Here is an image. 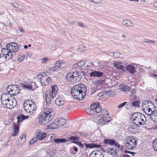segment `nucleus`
Here are the masks:
<instances>
[{
	"mask_svg": "<svg viewBox=\"0 0 157 157\" xmlns=\"http://www.w3.org/2000/svg\"><path fill=\"white\" fill-rule=\"evenodd\" d=\"M86 91V88L84 84H79L73 86L70 91L74 98L82 100L85 96Z\"/></svg>",
	"mask_w": 157,
	"mask_h": 157,
	"instance_id": "f257e3e1",
	"label": "nucleus"
},
{
	"mask_svg": "<svg viewBox=\"0 0 157 157\" xmlns=\"http://www.w3.org/2000/svg\"><path fill=\"white\" fill-rule=\"evenodd\" d=\"M66 78L69 83H72L80 81L81 75L79 72L77 71L72 72L68 73L66 75Z\"/></svg>",
	"mask_w": 157,
	"mask_h": 157,
	"instance_id": "f03ea898",
	"label": "nucleus"
},
{
	"mask_svg": "<svg viewBox=\"0 0 157 157\" xmlns=\"http://www.w3.org/2000/svg\"><path fill=\"white\" fill-rule=\"evenodd\" d=\"M20 86L24 89L32 91L34 90L36 87H38L36 83L29 80H27L23 82L21 84Z\"/></svg>",
	"mask_w": 157,
	"mask_h": 157,
	"instance_id": "7ed1b4c3",
	"label": "nucleus"
},
{
	"mask_svg": "<svg viewBox=\"0 0 157 157\" xmlns=\"http://www.w3.org/2000/svg\"><path fill=\"white\" fill-rule=\"evenodd\" d=\"M6 47L9 50H11L12 52H17L19 49L22 50L23 49V45H20L15 42H13L8 44L6 45Z\"/></svg>",
	"mask_w": 157,
	"mask_h": 157,
	"instance_id": "20e7f679",
	"label": "nucleus"
},
{
	"mask_svg": "<svg viewBox=\"0 0 157 157\" xmlns=\"http://www.w3.org/2000/svg\"><path fill=\"white\" fill-rule=\"evenodd\" d=\"M137 141L134 137H129L127 143L126 144V147L129 149H132L136 146Z\"/></svg>",
	"mask_w": 157,
	"mask_h": 157,
	"instance_id": "39448f33",
	"label": "nucleus"
},
{
	"mask_svg": "<svg viewBox=\"0 0 157 157\" xmlns=\"http://www.w3.org/2000/svg\"><path fill=\"white\" fill-rule=\"evenodd\" d=\"M102 117L98 121V123L99 126H102L105 124V122H108L111 121L109 114L101 115Z\"/></svg>",
	"mask_w": 157,
	"mask_h": 157,
	"instance_id": "423d86ee",
	"label": "nucleus"
},
{
	"mask_svg": "<svg viewBox=\"0 0 157 157\" xmlns=\"http://www.w3.org/2000/svg\"><path fill=\"white\" fill-rule=\"evenodd\" d=\"M34 101L32 100H27L24 101L23 107L26 112L29 113L32 109L31 105Z\"/></svg>",
	"mask_w": 157,
	"mask_h": 157,
	"instance_id": "0eeeda50",
	"label": "nucleus"
},
{
	"mask_svg": "<svg viewBox=\"0 0 157 157\" xmlns=\"http://www.w3.org/2000/svg\"><path fill=\"white\" fill-rule=\"evenodd\" d=\"M51 120L50 118H48L43 114L39 116L38 117L39 123L42 124H46Z\"/></svg>",
	"mask_w": 157,
	"mask_h": 157,
	"instance_id": "6e6552de",
	"label": "nucleus"
},
{
	"mask_svg": "<svg viewBox=\"0 0 157 157\" xmlns=\"http://www.w3.org/2000/svg\"><path fill=\"white\" fill-rule=\"evenodd\" d=\"M36 136L37 138L38 137L39 140L44 139L47 136V134L45 133L41 132L40 130H37L36 132Z\"/></svg>",
	"mask_w": 157,
	"mask_h": 157,
	"instance_id": "1a4fd4ad",
	"label": "nucleus"
},
{
	"mask_svg": "<svg viewBox=\"0 0 157 157\" xmlns=\"http://www.w3.org/2000/svg\"><path fill=\"white\" fill-rule=\"evenodd\" d=\"M145 117L141 113H138V123L139 125H144L146 124Z\"/></svg>",
	"mask_w": 157,
	"mask_h": 157,
	"instance_id": "9d476101",
	"label": "nucleus"
},
{
	"mask_svg": "<svg viewBox=\"0 0 157 157\" xmlns=\"http://www.w3.org/2000/svg\"><path fill=\"white\" fill-rule=\"evenodd\" d=\"M147 108H146V112L147 113H150V111H151L152 109L155 108V106L154 104L150 100L147 101Z\"/></svg>",
	"mask_w": 157,
	"mask_h": 157,
	"instance_id": "9b49d317",
	"label": "nucleus"
},
{
	"mask_svg": "<svg viewBox=\"0 0 157 157\" xmlns=\"http://www.w3.org/2000/svg\"><path fill=\"white\" fill-rule=\"evenodd\" d=\"M121 62L114 61L113 63V66L118 69H121L123 71H124L125 70V67L123 65H121Z\"/></svg>",
	"mask_w": 157,
	"mask_h": 157,
	"instance_id": "f8f14e48",
	"label": "nucleus"
},
{
	"mask_svg": "<svg viewBox=\"0 0 157 157\" xmlns=\"http://www.w3.org/2000/svg\"><path fill=\"white\" fill-rule=\"evenodd\" d=\"M16 101L15 99H10L8 98V104H7V107L9 109H11L14 107L16 105Z\"/></svg>",
	"mask_w": 157,
	"mask_h": 157,
	"instance_id": "ddd939ff",
	"label": "nucleus"
},
{
	"mask_svg": "<svg viewBox=\"0 0 157 157\" xmlns=\"http://www.w3.org/2000/svg\"><path fill=\"white\" fill-rule=\"evenodd\" d=\"M103 74V73L102 72L93 71L90 73L89 75L90 77H98L102 76Z\"/></svg>",
	"mask_w": 157,
	"mask_h": 157,
	"instance_id": "4468645a",
	"label": "nucleus"
},
{
	"mask_svg": "<svg viewBox=\"0 0 157 157\" xmlns=\"http://www.w3.org/2000/svg\"><path fill=\"white\" fill-rule=\"evenodd\" d=\"M52 90L50 91V93L48 95L51 98H53L56 94L57 92V87L56 86H51Z\"/></svg>",
	"mask_w": 157,
	"mask_h": 157,
	"instance_id": "2eb2a0df",
	"label": "nucleus"
},
{
	"mask_svg": "<svg viewBox=\"0 0 157 157\" xmlns=\"http://www.w3.org/2000/svg\"><path fill=\"white\" fill-rule=\"evenodd\" d=\"M44 112L43 113L47 117H48V118H50L51 120H52V117L51 116V113L52 112V109L51 108H46L44 109Z\"/></svg>",
	"mask_w": 157,
	"mask_h": 157,
	"instance_id": "dca6fc26",
	"label": "nucleus"
},
{
	"mask_svg": "<svg viewBox=\"0 0 157 157\" xmlns=\"http://www.w3.org/2000/svg\"><path fill=\"white\" fill-rule=\"evenodd\" d=\"M86 148H89L90 149L93 148H97L101 146L99 144H95L93 143H91L90 144H84Z\"/></svg>",
	"mask_w": 157,
	"mask_h": 157,
	"instance_id": "f3484780",
	"label": "nucleus"
},
{
	"mask_svg": "<svg viewBox=\"0 0 157 157\" xmlns=\"http://www.w3.org/2000/svg\"><path fill=\"white\" fill-rule=\"evenodd\" d=\"M50 93V91L49 90H47L46 91V94H45V98L46 104L47 105H49L51 103L52 101V98H50L48 94Z\"/></svg>",
	"mask_w": 157,
	"mask_h": 157,
	"instance_id": "a211bd4d",
	"label": "nucleus"
},
{
	"mask_svg": "<svg viewBox=\"0 0 157 157\" xmlns=\"http://www.w3.org/2000/svg\"><path fill=\"white\" fill-rule=\"evenodd\" d=\"M14 86L13 85H10L6 87V91L7 92L10 94V95H16V93L15 92L16 91L15 90H13L12 89V88Z\"/></svg>",
	"mask_w": 157,
	"mask_h": 157,
	"instance_id": "6ab92c4d",
	"label": "nucleus"
},
{
	"mask_svg": "<svg viewBox=\"0 0 157 157\" xmlns=\"http://www.w3.org/2000/svg\"><path fill=\"white\" fill-rule=\"evenodd\" d=\"M6 94L4 96L3 95H2L1 97V100L2 104L3 105H6L7 107V104H8V98H7L8 95Z\"/></svg>",
	"mask_w": 157,
	"mask_h": 157,
	"instance_id": "aec40b11",
	"label": "nucleus"
},
{
	"mask_svg": "<svg viewBox=\"0 0 157 157\" xmlns=\"http://www.w3.org/2000/svg\"><path fill=\"white\" fill-rule=\"evenodd\" d=\"M20 124H17L15 123L13 124V127L14 129V132L13 134V136H15L17 135L19 130V127L18 126Z\"/></svg>",
	"mask_w": 157,
	"mask_h": 157,
	"instance_id": "412c9836",
	"label": "nucleus"
},
{
	"mask_svg": "<svg viewBox=\"0 0 157 157\" xmlns=\"http://www.w3.org/2000/svg\"><path fill=\"white\" fill-rule=\"evenodd\" d=\"M60 63L61 61L59 60H58L56 61V63L55 67H53L52 69H53V71H59V70H61L60 67Z\"/></svg>",
	"mask_w": 157,
	"mask_h": 157,
	"instance_id": "4be33fe9",
	"label": "nucleus"
},
{
	"mask_svg": "<svg viewBox=\"0 0 157 157\" xmlns=\"http://www.w3.org/2000/svg\"><path fill=\"white\" fill-rule=\"evenodd\" d=\"M122 24L124 25H126L128 27L133 26V24L131 21L128 19L124 20L122 22Z\"/></svg>",
	"mask_w": 157,
	"mask_h": 157,
	"instance_id": "5701e85b",
	"label": "nucleus"
},
{
	"mask_svg": "<svg viewBox=\"0 0 157 157\" xmlns=\"http://www.w3.org/2000/svg\"><path fill=\"white\" fill-rule=\"evenodd\" d=\"M12 51H10L7 53H6L3 55V58L5 60H9L12 58Z\"/></svg>",
	"mask_w": 157,
	"mask_h": 157,
	"instance_id": "b1692460",
	"label": "nucleus"
},
{
	"mask_svg": "<svg viewBox=\"0 0 157 157\" xmlns=\"http://www.w3.org/2000/svg\"><path fill=\"white\" fill-rule=\"evenodd\" d=\"M56 104L59 106L62 105L64 103V101L61 100L60 97L56 98L55 100Z\"/></svg>",
	"mask_w": 157,
	"mask_h": 157,
	"instance_id": "393cba45",
	"label": "nucleus"
},
{
	"mask_svg": "<svg viewBox=\"0 0 157 157\" xmlns=\"http://www.w3.org/2000/svg\"><path fill=\"white\" fill-rule=\"evenodd\" d=\"M68 140H70L72 141L71 142L72 143L75 144L74 142H76L79 140V138L77 136H72L68 138Z\"/></svg>",
	"mask_w": 157,
	"mask_h": 157,
	"instance_id": "a878e982",
	"label": "nucleus"
},
{
	"mask_svg": "<svg viewBox=\"0 0 157 157\" xmlns=\"http://www.w3.org/2000/svg\"><path fill=\"white\" fill-rule=\"evenodd\" d=\"M54 141L57 144L65 143L67 142L66 140L64 138L55 139H54Z\"/></svg>",
	"mask_w": 157,
	"mask_h": 157,
	"instance_id": "bb28decb",
	"label": "nucleus"
},
{
	"mask_svg": "<svg viewBox=\"0 0 157 157\" xmlns=\"http://www.w3.org/2000/svg\"><path fill=\"white\" fill-rule=\"evenodd\" d=\"M58 124H59V125L62 126L66 123V120L65 118H60L58 119Z\"/></svg>",
	"mask_w": 157,
	"mask_h": 157,
	"instance_id": "cd10ccee",
	"label": "nucleus"
},
{
	"mask_svg": "<svg viewBox=\"0 0 157 157\" xmlns=\"http://www.w3.org/2000/svg\"><path fill=\"white\" fill-rule=\"evenodd\" d=\"M126 68V70L130 73H133L135 72V68L131 65H127Z\"/></svg>",
	"mask_w": 157,
	"mask_h": 157,
	"instance_id": "c85d7f7f",
	"label": "nucleus"
},
{
	"mask_svg": "<svg viewBox=\"0 0 157 157\" xmlns=\"http://www.w3.org/2000/svg\"><path fill=\"white\" fill-rule=\"evenodd\" d=\"M121 90L123 91L127 92L129 91L130 89V87L127 86H125L124 84H122L121 87Z\"/></svg>",
	"mask_w": 157,
	"mask_h": 157,
	"instance_id": "c756f323",
	"label": "nucleus"
},
{
	"mask_svg": "<svg viewBox=\"0 0 157 157\" xmlns=\"http://www.w3.org/2000/svg\"><path fill=\"white\" fill-rule=\"evenodd\" d=\"M99 103L98 102H94L90 105V108L94 111L95 109L98 107L97 106L99 105Z\"/></svg>",
	"mask_w": 157,
	"mask_h": 157,
	"instance_id": "7c9ffc66",
	"label": "nucleus"
},
{
	"mask_svg": "<svg viewBox=\"0 0 157 157\" xmlns=\"http://www.w3.org/2000/svg\"><path fill=\"white\" fill-rule=\"evenodd\" d=\"M82 134L83 133L82 132L75 131L73 132L72 134V135H73L75 136H77L79 138L80 136H81Z\"/></svg>",
	"mask_w": 157,
	"mask_h": 157,
	"instance_id": "2f4dec72",
	"label": "nucleus"
},
{
	"mask_svg": "<svg viewBox=\"0 0 157 157\" xmlns=\"http://www.w3.org/2000/svg\"><path fill=\"white\" fill-rule=\"evenodd\" d=\"M47 155L50 157H53L55 155V152L52 150L48 149L46 151Z\"/></svg>",
	"mask_w": 157,
	"mask_h": 157,
	"instance_id": "473e14b6",
	"label": "nucleus"
},
{
	"mask_svg": "<svg viewBox=\"0 0 157 157\" xmlns=\"http://www.w3.org/2000/svg\"><path fill=\"white\" fill-rule=\"evenodd\" d=\"M17 124H19V123L22 121H23L25 120V118H23L22 117V114H20L17 117Z\"/></svg>",
	"mask_w": 157,
	"mask_h": 157,
	"instance_id": "72a5a7b5",
	"label": "nucleus"
},
{
	"mask_svg": "<svg viewBox=\"0 0 157 157\" xmlns=\"http://www.w3.org/2000/svg\"><path fill=\"white\" fill-rule=\"evenodd\" d=\"M78 51H80L82 52H84L86 50V47L83 45H80L78 48Z\"/></svg>",
	"mask_w": 157,
	"mask_h": 157,
	"instance_id": "f704fd0d",
	"label": "nucleus"
},
{
	"mask_svg": "<svg viewBox=\"0 0 157 157\" xmlns=\"http://www.w3.org/2000/svg\"><path fill=\"white\" fill-rule=\"evenodd\" d=\"M157 111L156 110H153L152 111V109H151V111H150V113H147L146 112V113L149 116H156V113L157 114Z\"/></svg>",
	"mask_w": 157,
	"mask_h": 157,
	"instance_id": "c9c22d12",
	"label": "nucleus"
},
{
	"mask_svg": "<svg viewBox=\"0 0 157 157\" xmlns=\"http://www.w3.org/2000/svg\"><path fill=\"white\" fill-rule=\"evenodd\" d=\"M86 111L88 114L90 115H93L94 112V110L90 108H88L86 109Z\"/></svg>",
	"mask_w": 157,
	"mask_h": 157,
	"instance_id": "e433bc0d",
	"label": "nucleus"
},
{
	"mask_svg": "<svg viewBox=\"0 0 157 157\" xmlns=\"http://www.w3.org/2000/svg\"><path fill=\"white\" fill-rule=\"evenodd\" d=\"M153 148L157 152V138L155 139L153 142Z\"/></svg>",
	"mask_w": 157,
	"mask_h": 157,
	"instance_id": "4c0bfd02",
	"label": "nucleus"
},
{
	"mask_svg": "<svg viewBox=\"0 0 157 157\" xmlns=\"http://www.w3.org/2000/svg\"><path fill=\"white\" fill-rule=\"evenodd\" d=\"M38 138H37V137L36 136L30 141L29 143V145H32L34 143L36 142Z\"/></svg>",
	"mask_w": 157,
	"mask_h": 157,
	"instance_id": "58836bf2",
	"label": "nucleus"
},
{
	"mask_svg": "<svg viewBox=\"0 0 157 157\" xmlns=\"http://www.w3.org/2000/svg\"><path fill=\"white\" fill-rule=\"evenodd\" d=\"M48 126L50 127V128L51 129H54L57 128L58 125L55 123H52L49 124Z\"/></svg>",
	"mask_w": 157,
	"mask_h": 157,
	"instance_id": "ea45409f",
	"label": "nucleus"
},
{
	"mask_svg": "<svg viewBox=\"0 0 157 157\" xmlns=\"http://www.w3.org/2000/svg\"><path fill=\"white\" fill-rule=\"evenodd\" d=\"M50 74V72H41L40 74H39V75H40L42 77H44L49 75Z\"/></svg>",
	"mask_w": 157,
	"mask_h": 157,
	"instance_id": "a19ab883",
	"label": "nucleus"
},
{
	"mask_svg": "<svg viewBox=\"0 0 157 157\" xmlns=\"http://www.w3.org/2000/svg\"><path fill=\"white\" fill-rule=\"evenodd\" d=\"M6 48H3L2 50V53L3 54H3H5L6 53H7L9 52L10 51H11V50H10L8 49V48H7L6 46Z\"/></svg>",
	"mask_w": 157,
	"mask_h": 157,
	"instance_id": "79ce46f5",
	"label": "nucleus"
},
{
	"mask_svg": "<svg viewBox=\"0 0 157 157\" xmlns=\"http://www.w3.org/2000/svg\"><path fill=\"white\" fill-rule=\"evenodd\" d=\"M136 114L137 115V112H136L133 114L132 117H133V118L132 119V121H133V123H134L135 124L136 126L137 127V124L136 123V122H134V121L136 120V118L137 117L136 116H134L135 115H136Z\"/></svg>",
	"mask_w": 157,
	"mask_h": 157,
	"instance_id": "37998d69",
	"label": "nucleus"
},
{
	"mask_svg": "<svg viewBox=\"0 0 157 157\" xmlns=\"http://www.w3.org/2000/svg\"><path fill=\"white\" fill-rule=\"evenodd\" d=\"M147 101H144L143 102L142 105V107L144 111L145 110L146 111V108H147Z\"/></svg>",
	"mask_w": 157,
	"mask_h": 157,
	"instance_id": "c03bdc74",
	"label": "nucleus"
},
{
	"mask_svg": "<svg viewBox=\"0 0 157 157\" xmlns=\"http://www.w3.org/2000/svg\"><path fill=\"white\" fill-rule=\"evenodd\" d=\"M85 61L84 60L80 61L78 63V66L80 67H83L85 65Z\"/></svg>",
	"mask_w": 157,
	"mask_h": 157,
	"instance_id": "a18cd8bd",
	"label": "nucleus"
},
{
	"mask_svg": "<svg viewBox=\"0 0 157 157\" xmlns=\"http://www.w3.org/2000/svg\"><path fill=\"white\" fill-rule=\"evenodd\" d=\"M74 143L82 149L84 147L83 145L80 142L78 141L76 142H75Z\"/></svg>",
	"mask_w": 157,
	"mask_h": 157,
	"instance_id": "49530a36",
	"label": "nucleus"
},
{
	"mask_svg": "<svg viewBox=\"0 0 157 157\" xmlns=\"http://www.w3.org/2000/svg\"><path fill=\"white\" fill-rule=\"evenodd\" d=\"M127 105H128V104H127V102H124L123 103L120 104L118 105L117 106L118 108H121L123 107H124L125 105H127Z\"/></svg>",
	"mask_w": 157,
	"mask_h": 157,
	"instance_id": "de8ad7c7",
	"label": "nucleus"
},
{
	"mask_svg": "<svg viewBox=\"0 0 157 157\" xmlns=\"http://www.w3.org/2000/svg\"><path fill=\"white\" fill-rule=\"evenodd\" d=\"M115 93L113 91H108L107 92L106 94L110 96H113L115 95Z\"/></svg>",
	"mask_w": 157,
	"mask_h": 157,
	"instance_id": "09e8293b",
	"label": "nucleus"
},
{
	"mask_svg": "<svg viewBox=\"0 0 157 157\" xmlns=\"http://www.w3.org/2000/svg\"><path fill=\"white\" fill-rule=\"evenodd\" d=\"M109 145H110L111 146L114 145L115 141L113 139H109Z\"/></svg>",
	"mask_w": 157,
	"mask_h": 157,
	"instance_id": "8fccbe9b",
	"label": "nucleus"
},
{
	"mask_svg": "<svg viewBox=\"0 0 157 157\" xmlns=\"http://www.w3.org/2000/svg\"><path fill=\"white\" fill-rule=\"evenodd\" d=\"M95 109V111L97 113H99L102 111L99 105Z\"/></svg>",
	"mask_w": 157,
	"mask_h": 157,
	"instance_id": "3c124183",
	"label": "nucleus"
},
{
	"mask_svg": "<svg viewBox=\"0 0 157 157\" xmlns=\"http://www.w3.org/2000/svg\"><path fill=\"white\" fill-rule=\"evenodd\" d=\"M109 114L108 112L106 109H103L101 111V115Z\"/></svg>",
	"mask_w": 157,
	"mask_h": 157,
	"instance_id": "603ef678",
	"label": "nucleus"
},
{
	"mask_svg": "<svg viewBox=\"0 0 157 157\" xmlns=\"http://www.w3.org/2000/svg\"><path fill=\"white\" fill-rule=\"evenodd\" d=\"M48 60V58L45 57L41 59V62L42 63H45L47 62Z\"/></svg>",
	"mask_w": 157,
	"mask_h": 157,
	"instance_id": "864d4df0",
	"label": "nucleus"
},
{
	"mask_svg": "<svg viewBox=\"0 0 157 157\" xmlns=\"http://www.w3.org/2000/svg\"><path fill=\"white\" fill-rule=\"evenodd\" d=\"M31 108H32V109H31V112H32L33 111L35 110L36 109V107H35V103L34 102L31 105Z\"/></svg>",
	"mask_w": 157,
	"mask_h": 157,
	"instance_id": "5fc2aeb1",
	"label": "nucleus"
},
{
	"mask_svg": "<svg viewBox=\"0 0 157 157\" xmlns=\"http://www.w3.org/2000/svg\"><path fill=\"white\" fill-rule=\"evenodd\" d=\"M31 108H32V109H31V112H32L33 111L35 110L36 109V107H35V103L34 102L31 105Z\"/></svg>",
	"mask_w": 157,
	"mask_h": 157,
	"instance_id": "6e6d98bb",
	"label": "nucleus"
},
{
	"mask_svg": "<svg viewBox=\"0 0 157 157\" xmlns=\"http://www.w3.org/2000/svg\"><path fill=\"white\" fill-rule=\"evenodd\" d=\"M60 67H61V70L62 69L66 67V64L64 63L61 62V63H60Z\"/></svg>",
	"mask_w": 157,
	"mask_h": 157,
	"instance_id": "4d7b16f0",
	"label": "nucleus"
},
{
	"mask_svg": "<svg viewBox=\"0 0 157 157\" xmlns=\"http://www.w3.org/2000/svg\"><path fill=\"white\" fill-rule=\"evenodd\" d=\"M25 137L26 134H23L21 136L19 139L20 140H21L22 139H24L25 140Z\"/></svg>",
	"mask_w": 157,
	"mask_h": 157,
	"instance_id": "13d9d810",
	"label": "nucleus"
},
{
	"mask_svg": "<svg viewBox=\"0 0 157 157\" xmlns=\"http://www.w3.org/2000/svg\"><path fill=\"white\" fill-rule=\"evenodd\" d=\"M46 81L48 83H50L52 82L51 78L49 77H48L46 78Z\"/></svg>",
	"mask_w": 157,
	"mask_h": 157,
	"instance_id": "bf43d9fd",
	"label": "nucleus"
},
{
	"mask_svg": "<svg viewBox=\"0 0 157 157\" xmlns=\"http://www.w3.org/2000/svg\"><path fill=\"white\" fill-rule=\"evenodd\" d=\"M109 139H104L103 141V144L106 145L107 144H109Z\"/></svg>",
	"mask_w": 157,
	"mask_h": 157,
	"instance_id": "052dcab7",
	"label": "nucleus"
},
{
	"mask_svg": "<svg viewBox=\"0 0 157 157\" xmlns=\"http://www.w3.org/2000/svg\"><path fill=\"white\" fill-rule=\"evenodd\" d=\"M12 4L13 7L16 8H18L19 5L17 3L15 2L13 3H12Z\"/></svg>",
	"mask_w": 157,
	"mask_h": 157,
	"instance_id": "680f3d73",
	"label": "nucleus"
},
{
	"mask_svg": "<svg viewBox=\"0 0 157 157\" xmlns=\"http://www.w3.org/2000/svg\"><path fill=\"white\" fill-rule=\"evenodd\" d=\"M95 62L89 63L88 64L87 66L89 67H91L92 66H95Z\"/></svg>",
	"mask_w": 157,
	"mask_h": 157,
	"instance_id": "e2e57ef3",
	"label": "nucleus"
},
{
	"mask_svg": "<svg viewBox=\"0 0 157 157\" xmlns=\"http://www.w3.org/2000/svg\"><path fill=\"white\" fill-rule=\"evenodd\" d=\"M132 105L134 107H137V101H135L132 103Z\"/></svg>",
	"mask_w": 157,
	"mask_h": 157,
	"instance_id": "0e129e2a",
	"label": "nucleus"
},
{
	"mask_svg": "<svg viewBox=\"0 0 157 157\" xmlns=\"http://www.w3.org/2000/svg\"><path fill=\"white\" fill-rule=\"evenodd\" d=\"M114 53V57H119L120 55V53L119 52H115Z\"/></svg>",
	"mask_w": 157,
	"mask_h": 157,
	"instance_id": "69168bd1",
	"label": "nucleus"
},
{
	"mask_svg": "<svg viewBox=\"0 0 157 157\" xmlns=\"http://www.w3.org/2000/svg\"><path fill=\"white\" fill-rule=\"evenodd\" d=\"M108 55L111 57H114V53L113 52H109L108 53Z\"/></svg>",
	"mask_w": 157,
	"mask_h": 157,
	"instance_id": "338daca9",
	"label": "nucleus"
},
{
	"mask_svg": "<svg viewBox=\"0 0 157 157\" xmlns=\"http://www.w3.org/2000/svg\"><path fill=\"white\" fill-rule=\"evenodd\" d=\"M114 146H116V147L118 148H119L120 147V145L117 143V142H115V144H114Z\"/></svg>",
	"mask_w": 157,
	"mask_h": 157,
	"instance_id": "774afa93",
	"label": "nucleus"
}]
</instances>
